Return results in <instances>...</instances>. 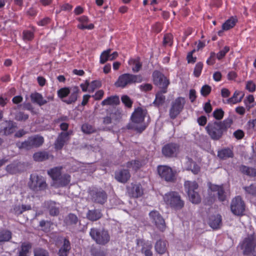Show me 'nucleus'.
Here are the masks:
<instances>
[{
	"label": "nucleus",
	"mask_w": 256,
	"mask_h": 256,
	"mask_svg": "<svg viewBox=\"0 0 256 256\" xmlns=\"http://www.w3.org/2000/svg\"><path fill=\"white\" fill-rule=\"evenodd\" d=\"M232 122L233 120L230 118L222 122H210L206 126V130L212 140H218L222 137L224 132L230 127Z\"/></svg>",
	"instance_id": "nucleus-1"
},
{
	"label": "nucleus",
	"mask_w": 256,
	"mask_h": 256,
	"mask_svg": "<svg viewBox=\"0 0 256 256\" xmlns=\"http://www.w3.org/2000/svg\"><path fill=\"white\" fill-rule=\"evenodd\" d=\"M146 114V109L138 108L132 113L131 116L132 122L126 126L127 128L134 130L139 133L142 132L146 127L144 124Z\"/></svg>",
	"instance_id": "nucleus-2"
},
{
	"label": "nucleus",
	"mask_w": 256,
	"mask_h": 256,
	"mask_svg": "<svg viewBox=\"0 0 256 256\" xmlns=\"http://www.w3.org/2000/svg\"><path fill=\"white\" fill-rule=\"evenodd\" d=\"M143 77L140 74H134L130 73L122 74L119 76L114 85L117 88H125L128 86L143 81Z\"/></svg>",
	"instance_id": "nucleus-3"
},
{
	"label": "nucleus",
	"mask_w": 256,
	"mask_h": 256,
	"mask_svg": "<svg viewBox=\"0 0 256 256\" xmlns=\"http://www.w3.org/2000/svg\"><path fill=\"white\" fill-rule=\"evenodd\" d=\"M163 199L166 204L176 210L182 209L184 205V201L176 192L171 191L166 193L164 196Z\"/></svg>",
	"instance_id": "nucleus-4"
},
{
	"label": "nucleus",
	"mask_w": 256,
	"mask_h": 256,
	"mask_svg": "<svg viewBox=\"0 0 256 256\" xmlns=\"http://www.w3.org/2000/svg\"><path fill=\"white\" fill-rule=\"evenodd\" d=\"M80 92V90L78 86L63 88L58 91V95L59 98L63 99L70 94L68 98L64 99L62 100L67 104H72L76 101Z\"/></svg>",
	"instance_id": "nucleus-5"
},
{
	"label": "nucleus",
	"mask_w": 256,
	"mask_h": 256,
	"mask_svg": "<svg viewBox=\"0 0 256 256\" xmlns=\"http://www.w3.org/2000/svg\"><path fill=\"white\" fill-rule=\"evenodd\" d=\"M28 186L32 190L35 192L44 191L48 188L46 178L36 174H30Z\"/></svg>",
	"instance_id": "nucleus-6"
},
{
	"label": "nucleus",
	"mask_w": 256,
	"mask_h": 256,
	"mask_svg": "<svg viewBox=\"0 0 256 256\" xmlns=\"http://www.w3.org/2000/svg\"><path fill=\"white\" fill-rule=\"evenodd\" d=\"M90 235L97 244L100 245H105L110 240L108 231L104 229L92 228L90 231Z\"/></svg>",
	"instance_id": "nucleus-7"
},
{
	"label": "nucleus",
	"mask_w": 256,
	"mask_h": 256,
	"mask_svg": "<svg viewBox=\"0 0 256 256\" xmlns=\"http://www.w3.org/2000/svg\"><path fill=\"white\" fill-rule=\"evenodd\" d=\"M198 186V184L195 181H186L184 184V187L189 199L193 204H198L200 202V195L196 191Z\"/></svg>",
	"instance_id": "nucleus-8"
},
{
	"label": "nucleus",
	"mask_w": 256,
	"mask_h": 256,
	"mask_svg": "<svg viewBox=\"0 0 256 256\" xmlns=\"http://www.w3.org/2000/svg\"><path fill=\"white\" fill-rule=\"evenodd\" d=\"M157 171L160 178L166 182H174L176 180V170L168 166H158Z\"/></svg>",
	"instance_id": "nucleus-9"
},
{
	"label": "nucleus",
	"mask_w": 256,
	"mask_h": 256,
	"mask_svg": "<svg viewBox=\"0 0 256 256\" xmlns=\"http://www.w3.org/2000/svg\"><path fill=\"white\" fill-rule=\"evenodd\" d=\"M44 142V138L39 136H34L29 137L26 140L22 142H18L17 146L20 148H24L26 150L32 149L34 148H38L42 146Z\"/></svg>",
	"instance_id": "nucleus-10"
},
{
	"label": "nucleus",
	"mask_w": 256,
	"mask_h": 256,
	"mask_svg": "<svg viewBox=\"0 0 256 256\" xmlns=\"http://www.w3.org/2000/svg\"><path fill=\"white\" fill-rule=\"evenodd\" d=\"M88 194L90 200L95 204L102 205L107 201V194L102 188H92L90 190Z\"/></svg>",
	"instance_id": "nucleus-11"
},
{
	"label": "nucleus",
	"mask_w": 256,
	"mask_h": 256,
	"mask_svg": "<svg viewBox=\"0 0 256 256\" xmlns=\"http://www.w3.org/2000/svg\"><path fill=\"white\" fill-rule=\"evenodd\" d=\"M240 248L243 250L244 255H250L256 246V239L254 235H250L246 238L239 244Z\"/></svg>",
	"instance_id": "nucleus-12"
},
{
	"label": "nucleus",
	"mask_w": 256,
	"mask_h": 256,
	"mask_svg": "<svg viewBox=\"0 0 256 256\" xmlns=\"http://www.w3.org/2000/svg\"><path fill=\"white\" fill-rule=\"evenodd\" d=\"M245 204L240 196L234 198L231 202L230 210L236 216H242L245 210Z\"/></svg>",
	"instance_id": "nucleus-13"
},
{
	"label": "nucleus",
	"mask_w": 256,
	"mask_h": 256,
	"mask_svg": "<svg viewBox=\"0 0 256 256\" xmlns=\"http://www.w3.org/2000/svg\"><path fill=\"white\" fill-rule=\"evenodd\" d=\"M186 102L184 98L178 97L172 104L169 111V115L172 119H174L184 108Z\"/></svg>",
	"instance_id": "nucleus-14"
},
{
	"label": "nucleus",
	"mask_w": 256,
	"mask_h": 256,
	"mask_svg": "<svg viewBox=\"0 0 256 256\" xmlns=\"http://www.w3.org/2000/svg\"><path fill=\"white\" fill-rule=\"evenodd\" d=\"M162 151L166 158H175L180 152V145L174 142L168 143L162 147Z\"/></svg>",
	"instance_id": "nucleus-15"
},
{
	"label": "nucleus",
	"mask_w": 256,
	"mask_h": 256,
	"mask_svg": "<svg viewBox=\"0 0 256 256\" xmlns=\"http://www.w3.org/2000/svg\"><path fill=\"white\" fill-rule=\"evenodd\" d=\"M30 98L33 103L36 104L38 105L41 106L46 104L50 101H52L54 98V94H47L45 98H44L42 94L35 92L30 94Z\"/></svg>",
	"instance_id": "nucleus-16"
},
{
	"label": "nucleus",
	"mask_w": 256,
	"mask_h": 256,
	"mask_svg": "<svg viewBox=\"0 0 256 256\" xmlns=\"http://www.w3.org/2000/svg\"><path fill=\"white\" fill-rule=\"evenodd\" d=\"M153 81L154 84L161 89H166L170 82L160 72L154 70L152 73Z\"/></svg>",
	"instance_id": "nucleus-17"
},
{
	"label": "nucleus",
	"mask_w": 256,
	"mask_h": 256,
	"mask_svg": "<svg viewBox=\"0 0 256 256\" xmlns=\"http://www.w3.org/2000/svg\"><path fill=\"white\" fill-rule=\"evenodd\" d=\"M150 217L156 226L161 231H163L166 227L164 219L156 210H152L149 213Z\"/></svg>",
	"instance_id": "nucleus-18"
},
{
	"label": "nucleus",
	"mask_w": 256,
	"mask_h": 256,
	"mask_svg": "<svg viewBox=\"0 0 256 256\" xmlns=\"http://www.w3.org/2000/svg\"><path fill=\"white\" fill-rule=\"evenodd\" d=\"M136 244L138 246H141L140 252L145 256H152L153 254L152 250V244L151 242L144 241L142 240H137Z\"/></svg>",
	"instance_id": "nucleus-19"
},
{
	"label": "nucleus",
	"mask_w": 256,
	"mask_h": 256,
	"mask_svg": "<svg viewBox=\"0 0 256 256\" xmlns=\"http://www.w3.org/2000/svg\"><path fill=\"white\" fill-rule=\"evenodd\" d=\"M128 193L130 196L138 198L142 195L143 190L140 184H132L131 186L128 188Z\"/></svg>",
	"instance_id": "nucleus-20"
},
{
	"label": "nucleus",
	"mask_w": 256,
	"mask_h": 256,
	"mask_svg": "<svg viewBox=\"0 0 256 256\" xmlns=\"http://www.w3.org/2000/svg\"><path fill=\"white\" fill-rule=\"evenodd\" d=\"M210 188L212 192H216L219 201L224 202L226 200L227 196L222 186L212 184Z\"/></svg>",
	"instance_id": "nucleus-21"
},
{
	"label": "nucleus",
	"mask_w": 256,
	"mask_h": 256,
	"mask_svg": "<svg viewBox=\"0 0 256 256\" xmlns=\"http://www.w3.org/2000/svg\"><path fill=\"white\" fill-rule=\"evenodd\" d=\"M69 140V133L68 132H62L58 136L54 142V148L56 150H61L66 142Z\"/></svg>",
	"instance_id": "nucleus-22"
},
{
	"label": "nucleus",
	"mask_w": 256,
	"mask_h": 256,
	"mask_svg": "<svg viewBox=\"0 0 256 256\" xmlns=\"http://www.w3.org/2000/svg\"><path fill=\"white\" fill-rule=\"evenodd\" d=\"M208 224L214 230L220 228L222 226V216L219 214L212 216L210 218Z\"/></svg>",
	"instance_id": "nucleus-23"
},
{
	"label": "nucleus",
	"mask_w": 256,
	"mask_h": 256,
	"mask_svg": "<svg viewBox=\"0 0 256 256\" xmlns=\"http://www.w3.org/2000/svg\"><path fill=\"white\" fill-rule=\"evenodd\" d=\"M120 117V112L119 110H114L112 112L108 114V115L103 118L102 123L104 125H108L112 124V120H118Z\"/></svg>",
	"instance_id": "nucleus-24"
},
{
	"label": "nucleus",
	"mask_w": 256,
	"mask_h": 256,
	"mask_svg": "<svg viewBox=\"0 0 256 256\" xmlns=\"http://www.w3.org/2000/svg\"><path fill=\"white\" fill-rule=\"evenodd\" d=\"M80 24H78L77 27L80 30H92L94 28V25L92 24H87L88 22V18L86 16H82L77 18Z\"/></svg>",
	"instance_id": "nucleus-25"
},
{
	"label": "nucleus",
	"mask_w": 256,
	"mask_h": 256,
	"mask_svg": "<svg viewBox=\"0 0 256 256\" xmlns=\"http://www.w3.org/2000/svg\"><path fill=\"white\" fill-rule=\"evenodd\" d=\"M130 174L127 170H122L116 172L115 178L119 182H126L130 178Z\"/></svg>",
	"instance_id": "nucleus-26"
},
{
	"label": "nucleus",
	"mask_w": 256,
	"mask_h": 256,
	"mask_svg": "<svg viewBox=\"0 0 256 256\" xmlns=\"http://www.w3.org/2000/svg\"><path fill=\"white\" fill-rule=\"evenodd\" d=\"M70 181V175L64 174L61 175L56 180L53 182V185L56 188L62 187L68 185Z\"/></svg>",
	"instance_id": "nucleus-27"
},
{
	"label": "nucleus",
	"mask_w": 256,
	"mask_h": 256,
	"mask_svg": "<svg viewBox=\"0 0 256 256\" xmlns=\"http://www.w3.org/2000/svg\"><path fill=\"white\" fill-rule=\"evenodd\" d=\"M232 148H224L218 152V156L222 160H226L234 157Z\"/></svg>",
	"instance_id": "nucleus-28"
},
{
	"label": "nucleus",
	"mask_w": 256,
	"mask_h": 256,
	"mask_svg": "<svg viewBox=\"0 0 256 256\" xmlns=\"http://www.w3.org/2000/svg\"><path fill=\"white\" fill-rule=\"evenodd\" d=\"M128 63L131 66L132 70L134 72H138L142 68V63L138 57L130 58Z\"/></svg>",
	"instance_id": "nucleus-29"
},
{
	"label": "nucleus",
	"mask_w": 256,
	"mask_h": 256,
	"mask_svg": "<svg viewBox=\"0 0 256 256\" xmlns=\"http://www.w3.org/2000/svg\"><path fill=\"white\" fill-rule=\"evenodd\" d=\"M244 94L239 91H236L232 96L227 99L226 102L224 101L225 104H234L242 101Z\"/></svg>",
	"instance_id": "nucleus-30"
},
{
	"label": "nucleus",
	"mask_w": 256,
	"mask_h": 256,
	"mask_svg": "<svg viewBox=\"0 0 256 256\" xmlns=\"http://www.w3.org/2000/svg\"><path fill=\"white\" fill-rule=\"evenodd\" d=\"M186 170H190L194 174H197L200 172V166L192 158H188L186 162Z\"/></svg>",
	"instance_id": "nucleus-31"
},
{
	"label": "nucleus",
	"mask_w": 256,
	"mask_h": 256,
	"mask_svg": "<svg viewBox=\"0 0 256 256\" xmlns=\"http://www.w3.org/2000/svg\"><path fill=\"white\" fill-rule=\"evenodd\" d=\"M46 204L50 215L56 216L60 212L58 204L53 201H49L46 202Z\"/></svg>",
	"instance_id": "nucleus-32"
},
{
	"label": "nucleus",
	"mask_w": 256,
	"mask_h": 256,
	"mask_svg": "<svg viewBox=\"0 0 256 256\" xmlns=\"http://www.w3.org/2000/svg\"><path fill=\"white\" fill-rule=\"evenodd\" d=\"M240 171L244 174L252 178L256 176V168L242 165L239 168Z\"/></svg>",
	"instance_id": "nucleus-33"
},
{
	"label": "nucleus",
	"mask_w": 256,
	"mask_h": 256,
	"mask_svg": "<svg viewBox=\"0 0 256 256\" xmlns=\"http://www.w3.org/2000/svg\"><path fill=\"white\" fill-rule=\"evenodd\" d=\"M32 245L30 243L24 242L22 244L20 247L18 248V256H28Z\"/></svg>",
	"instance_id": "nucleus-34"
},
{
	"label": "nucleus",
	"mask_w": 256,
	"mask_h": 256,
	"mask_svg": "<svg viewBox=\"0 0 256 256\" xmlns=\"http://www.w3.org/2000/svg\"><path fill=\"white\" fill-rule=\"evenodd\" d=\"M155 250L160 254H164L167 250L166 242L162 240H158L154 245Z\"/></svg>",
	"instance_id": "nucleus-35"
},
{
	"label": "nucleus",
	"mask_w": 256,
	"mask_h": 256,
	"mask_svg": "<svg viewBox=\"0 0 256 256\" xmlns=\"http://www.w3.org/2000/svg\"><path fill=\"white\" fill-rule=\"evenodd\" d=\"M70 241L65 238L64 240V244L59 250L58 256H68L70 250Z\"/></svg>",
	"instance_id": "nucleus-36"
},
{
	"label": "nucleus",
	"mask_w": 256,
	"mask_h": 256,
	"mask_svg": "<svg viewBox=\"0 0 256 256\" xmlns=\"http://www.w3.org/2000/svg\"><path fill=\"white\" fill-rule=\"evenodd\" d=\"M102 216V214L98 210H89L86 214L87 218L91 221H96Z\"/></svg>",
	"instance_id": "nucleus-37"
},
{
	"label": "nucleus",
	"mask_w": 256,
	"mask_h": 256,
	"mask_svg": "<svg viewBox=\"0 0 256 256\" xmlns=\"http://www.w3.org/2000/svg\"><path fill=\"white\" fill-rule=\"evenodd\" d=\"M62 167L59 166L51 168L48 171V174L52 178L54 182L62 175Z\"/></svg>",
	"instance_id": "nucleus-38"
},
{
	"label": "nucleus",
	"mask_w": 256,
	"mask_h": 256,
	"mask_svg": "<svg viewBox=\"0 0 256 256\" xmlns=\"http://www.w3.org/2000/svg\"><path fill=\"white\" fill-rule=\"evenodd\" d=\"M50 156L46 152H38L33 155V158L36 162H42L50 158Z\"/></svg>",
	"instance_id": "nucleus-39"
},
{
	"label": "nucleus",
	"mask_w": 256,
	"mask_h": 256,
	"mask_svg": "<svg viewBox=\"0 0 256 256\" xmlns=\"http://www.w3.org/2000/svg\"><path fill=\"white\" fill-rule=\"evenodd\" d=\"M237 22V18L236 16H232L223 24L222 28L224 30H229L234 27Z\"/></svg>",
	"instance_id": "nucleus-40"
},
{
	"label": "nucleus",
	"mask_w": 256,
	"mask_h": 256,
	"mask_svg": "<svg viewBox=\"0 0 256 256\" xmlns=\"http://www.w3.org/2000/svg\"><path fill=\"white\" fill-rule=\"evenodd\" d=\"M120 103V99L118 96H113L107 98L102 102V106L117 105Z\"/></svg>",
	"instance_id": "nucleus-41"
},
{
	"label": "nucleus",
	"mask_w": 256,
	"mask_h": 256,
	"mask_svg": "<svg viewBox=\"0 0 256 256\" xmlns=\"http://www.w3.org/2000/svg\"><path fill=\"white\" fill-rule=\"evenodd\" d=\"M166 92V89H162V90L158 92L156 95V99L154 103L158 105H162L165 102L166 97L163 95V94Z\"/></svg>",
	"instance_id": "nucleus-42"
},
{
	"label": "nucleus",
	"mask_w": 256,
	"mask_h": 256,
	"mask_svg": "<svg viewBox=\"0 0 256 256\" xmlns=\"http://www.w3.org/2000/svg\"><path fill=\"white\" fill-rule=\"evenodd\" d=\"M65 222L68 226H74L78 222V219L76 214L70 213L66 218Z\"/></svg>",
	"instance_id": "nucleus-43"
},
{
	"label": "nucleus",
	"mask_w": 256,
	"mask_h": 256,
	"mask_svg": "<svg viewBox=\"0 0 256 256\" xmlns=\"http://www.w3.org/2000/svg\"><path fill=\"white\" fill-rule=\"evenodd\" d=\"M245 194L254 197H256V183H252L248 186L243 187Z\"/></svg>",
	"instance_id": "nucleus-44"
},
{
	"label": "nucleus",
	"mask_w": 256,
	"mask_h": 256,
	"mask_svg": "<svg viewBox=\"0 0 256 256\" xmlns=\"http://www.w3.org/2000/svg\"><path fill=\"white\" fill-rule=\"evenodd\" d=\"M111 49L109 48L106 50L103 51L100 56V62L101 64L106 63L108 60H110V53L111 52Z\"/></svg>",
	"instance_id": "nucleus-45"
},
{
	"label": "nucleus",
	"mask_w": 256,
	"mask_h": 256,
	"mask_svg": "<svg viewBox=\"0 0 256 256\" xmlns=\"http://www.w3.org/2000/svg\"><path fill=\"white\" fill-rule=\"evenodd\" d=\"M142 162L138 160H132L127 162L126 166L129 168L137 170L142 166Z\"/></svg>",
	"instance_id": "nucleus-46"
},
{
	"label": "nucleus",
	"mask_w": 256,
	"mask_h": 256,
	"mask_svg": "<svg viewBox=\"0 0 256 256\" xmlns=\"http://www.w3.org/2000/svg\"><path fill=\"white\" fill-rule=\"evenodd\" d=\"M34 38V31L24 30L22 32V38L24 41H30Z\"/></svg>",
	"instance_id": "nucleus-47"
},
{
	"label": "nucleus",
	"mask_w": 256,
	"mask_h": 256,
	"mask_svg": "<svg viewBox=\"0 0 256 256\" xmlns=\"http://www.w3.org/2000/svg\"><path fill=\"white\" fill-rule=\"evenodd\" d=\"M12 238V232L8 230L1 231V242H8Z\"/></svg>",
	"instance_id": "nucleus-48"
},
{
	"label": "nucleus",
	"mask_w": 256,
	"mask_h": 256,
	"mask_svg": "<svg viewBox=\"0 0 256 256\" xmlns=\"http://www.w3.org/2000/svg\"><path fill=\"white\" fill-rule=\"evenodd\" d=\"M82 131L87 134H92L95 132V128L88 124H84L82 126Z\"/></svg>",
	"instance_id": "nucleus-49"
},
{
	"label": "nucleus",
	"mask_w": 256,
	"mask_h": 256,
	"mask_svg": "<svg viewBox=\"0 0 256 256\" xmlns=\"http://www.w3.org/2000/svg\"><path fill=\"white\" fill-rule=\"evenodd\" d=\"M15 120L18 121H25L28 118V115L22 112H18L15 114Z\"/></svg>",
	"instance_id": "nucleus-50"
},
{
	"label": "nucleus",
	"mask_w": 256,
	"mask_h": 256,
	"mask_svg": "<svg viewBox=\"0 0 256 256\" xmlns=\"http://www.w3.org/2000/svg\"><path fill=\"white\" fill-rule=\"evenodd\" d=\"M203 68V64L201 62H198L194 68V76L198 78L201 74L202 70Z\"/></svg>",
	"instance_id": "nucleus-51"
},
{
	"label": "nucleus",
	"mask_w": 256,
	"mask_h": 256,
	"mask_svg": "<svg viewBox=\"0 0 256 256\" xmlns=\"http://www.w3.org/2000/svg\"><path fill=\"white\" fill-rule=\"evenodd\" d=\"M101 82L99 80H93L89 83V92H93L96 88L100 87Z\"/></svg>",
	"instance_id": "nucleus-52"
},
{
	"label": "nucleus",
	"mask_w": 256,
	"mask_h": 256,
	"mask_svg": "<svg viewBox=\"0 0 256 256\" xmlns=\"http://www.w3.org/2000/svg\"><path fill=\"white\" fill-rule=\"evenodd\" d=\"M212 115L216 120H220L224 117V112L222 108H217L214 111Z\"/></svg>",
	"instance_id": "nucleus-53"
},
{
	"label": "nucleus",
	"mask_w": 256,
	"mask_h": 256,
	"mask_svg": "<svg viewBox=\"0 0 256 256\" xmlns=\"http://www.w3.org/2000/svg\"><path fill=\"white\" fill-rule=\"evenodd\" d=\"M52 224V223L50 221L42 220L40 222V226L43 228L44 231H49Z\"/></svg>",
	"instance_id": "nucleus-54"
},
{
	"label": "nucleus",
	"mask_w": 256,
	"mask_h": 256,
	"mask_svg": "<svg viewBox=\"0 0 256 256\" xmlns=\"http://www.w3.org/2000/svg\"><path fill=\"white\" fill-rule=\"evenodd\" d=\"M34 256H50L48 252L46 250L38 248L34 250Z\"/></svg>",
	"instance_id": "nucleus-55"
},
{
	"label": "nucleus",
	"mask_w": 256,
	"mask_h": 256,
	"mask_svg": "<svg viewBox=\"0 0 256 256\" xmlns=\"http://www.w3.org/2000/svg\"><path fill=\"white\" fill-rule=\"evenodd\" d=\"M211 87L207 84L204 85L200 90V94L204 96H206L210 92Z\"/></svg>",
	"instance_id": "nucleus-56"
},
{
	"label": "nucleus",
	"mask_w": 256,
	"mask_h": 256,
	"mask_svg": "<svg viewBox=\"0 0 256 256\" xmlns=\"http://www.w3.org/2000/svg\"><path fill=\"white\" fill-rule=\"evenodd\" d=\"M230 50V47L228 46H225L224 48L220 50L216 54V58L218 60L222 59L226 54Z\"/></svg>",
	"instance_id": "nucleus-57"
},
{
	"label": "nucleus",
	"mask_w": 256,
	"mask_h": 256,
	"mask_svg": "<svg viewBox=\"0 0 256 256\" xmlns=\"http://www.w3.org/2000/svg\"><path fill=\"white\" fill-rule=\"evenodd\" d=\"M163 43L164 46H171L172 44V36L170 34H166L164 36Z\"/></svg>",
	"instance_id": "nucleus-58"
},
{
	"label": "nucleus",
	"mask_w": 256,
	"mask_h": 256,
	"mask_svg": "<svg viewBox=\"0 0 256 256\" xmlns=\"http://www.w3.org/2000/svg\"><path fill=\"white\" fill-rule=\"evenodd\" d=\"M254 97L252 95H249L246 97V98L244 100V102L248 109L253 106L251 104L254 102Z\"/></svg>",
	"instance_id": "nucleus-59"
},
{
	"label": "nucleus",
	"mask_w": 256,
	"mask_h": 256,
	"mask_svg": "<svg viewBox=\"0 0 256 256\" xmlns=\"http://www.w3.org/2000/svg\"><path fill=\"white\" fill-rule=\"evenodd\" d=\"M196 52V50L194 49L191 52H189L187 55V60L188 63H194L196 61V58L192 56L193 54Z\"/></svg>",
	"instance_id": "nucleus-60"
},
{
	"label": "nucleus",
	"mask_w": 256,
	"mask_h": 256,
	"mask_svg": "<svg viewBox=\"0 0 256 256\" xmlns=\"http://www.w3.org/2000/svg\"><path fill=\"white\" fill-rule=\"evenodd\" d=\"M122 102L128 108H130L132 105V102L128 96H123L122 97Z\"/></svg>",
	"instance_id": "nucleus-61"
},
{
	"label": "nucleus",
	"mask_w": 256,
	"mask_h": 256,
	"mask_svg": "<svg viewBox=\"0 0 256 256\" xmlns=\"http://www.w3.org/2000/svg\"><path fill=\"white\" fill-rule=\"evenodd\" d=\"M140 89L142 92H148L152 90V86L150 84H145L139 86Z\"/></svg>",
	"instance_id": "nucleus-62"
},
{
	"label": "nucleus",
	"mask_w": 256,
	"mask_h": 256,
	"mask_svg": "<svg viewBox=\"0 0 256 256\" xmlns=\"http://www.w3.org/2000/svg\"><path fill=\"white\" fill-rule=\"evenodd\" d=\"M246 88L250 92H254L256 90V84L251 80L247 82Z\"/></svg>",
	"instance_id": "nucleus-63"
},
{
	"label": "nucleus",
	"mask_w": 256,
	"mask_h": 256,
	"mask_svg": "<svg viewBox=\"0 0 256 256\" xmlns=\"http://www.w3.org/2000/svg\"><path fill=\"white\" fill-rule=\"evenodd\" d=\"M248 128L254 131H256V118L250 120L248 122Z\"/></svg>",
	"instance_id": "nucleus-64"
}]
</instances>
